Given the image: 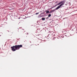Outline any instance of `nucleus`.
<instances>
[{
    "label": "nucleus",
    "mask_w": 77,
    "mask_h": 77,
    "mask_svg": "<svg viewBox=\"0 0 77 77\" xmlns=\"http://www.w3.org/2000/svg\"><path fill=\"white\" fill-rule=\"evenodd\" d=\"M22 47H23V45H20L13 46L11 47V48L13 51H16V50H20V48H22Z\"/></svg>",
    "instance_id": "obj_1"
},
{
    "label": "nucleus",
    "mask_w": 77,
    "mask_h": 77,
    "mask_svg": "<svg viewBox=\"0 0 77 77\" xmlns=\"http://www.w3.org/2000/svg\"><path fill=\"white\" fill-rule=\"evenodd\" d=\"M64 4H65V3L63 2L61 4H60L56 8V9L57 10L59 9L60 8H62V6H63L64 5Z\"/></svg>",
    "instance_id": "obj_2"
},
{
    "label": "nucleus",
    "mask_w": 77,
    "mask_h": 77,
    "mask_svg": "<svg viewBox=\"0 0 77 77\" xmlns=\"http://www.w3.org/2000/svg\"><path fill=\"white\" fill-rule=\"evenodd\" d=\"M63 1H61L60 2H59V3H58L57 5L56 6H57L58 5H61L62 3H63Z\"/></svg>",
    "instance_id": "obj_3"
},
{
    "label": "nucleus",
    "mask_w": 77,
    "mask_h": 77,
    "mask_svg": "<svg viewBox=\"0 0 77 77\" xmlns=\"http://www.w3.org/2000/svg\"><path fill=\"white\" fill-rule=\"evenodd\" d=\"M48 36L49 38H53V35H52L49 34Z\"/></svg>",
    "instance_id": "obj_4"
},
{
    "label": "nucleus",
    "mask_w": 77,
    "mask_h": 77,
    "mask_svg": "<svg viewBox=\"0 0 77 77\" xmlns=\"http://www.w3.org/2000/svg\"><path fill=\"white\" fill-rule=\"evenodd\" d=\"M56 10H56V8H55V9L51 11V12H55V11H56Z\"/></svg>",
    "instance_id": "obj_5"
},
{
    "label": "nucleus",
    "mask_w": 77,
    "mask_h": 77,
    "mask_svg": "<svg viewBox=\"0 0 77 77\" xmlns=\"http://www.w3.org/2000/svg\"><path fill=\"white\" fill-rule=\"evenodd\" d=\"M20 32H24V29H21L20 30Z\"/></svg>",
    "instance_id": "obj_6"
},
{
    "label": "nucleus",
    "mask_w": 77,
    "mask_h": 77,
    "mask_svg": "<svg viewBox=\"0 0 77 77\" xmlns=\"http://www.w3.org/2000/svg\"><path fill=\"white\" fill-rule=\"evenodd\" d=\"M42 20H45V18H42Z\"/></svg>",
    "instance_id": "obj_7"
},
{
    "label": "nucleus",
    "mask_w": 77,
    "mask_h": 77,
    "mask_svg": "<svg viewBox=\"0 0 77 77\" xmlns=\"http://www.w3.org/2000/svg\"><path fill=\"white\" fill-rule=\"evenodd\" d=\"M51 14H49L48 15V17H51Z\"/></svg>",
    "instance_id": "obj_8"
},
{
    "label": "nucleus",
    "mask_w": 77,
    "mask_h": 77,
    "mask_svg": "<svg viewBox=\"0 0 77 77\" xmlns=\"http://www.w3.org/2000/svg\"><path fill=\"white\" fill-rule=\"evenodd\" d=\"M49 11H46L47 14H48V13H49Z\"/></svg>",
    "instance_id": "obj_9"
},
{
    "label": "nucleus",
    "mask_w": 77,
    "mask_h": 77,
    "mask_svg": "<svg viewBox=\"0 0 77 77\" xmlns=\"http://www.w3.org/2000/svg\"><path fill=\"white\" fill-rule=\"evenodd\" d=\"M38 14H39V13H36L35 14L36 15H38Z\"/></svg>",
    "instance_id": "obj_10"
},
{
    "label": "nucleus",
    "mask_w": 77,
    "mask_h": 77,
    "mask_svg": "<svg viewBox=\"0 0 77 77\" xmlns=\"http://www.w3.org/2000/svg\"><path fill=\"white\" fill-rule=\"evenodd\" d=\"M48 17H47L46 19H48Z\"/></svg>",
    "instance_id": "obj_11"
},
{
    "label": "nucleus",
    "mask_w": 77,
    "mask_h": 77,
    "mask_svg": "<svg viewBox=\"0 0 77 77\" xmlns=\"http://www.w3.org/2000/svg\"><path fill=\"white\" fill-rule=\"evenodd\" d=\"M56 3H57V2H56Z\"/></svg>",
    "instance_id": "obj_12"
}]
</instances>
